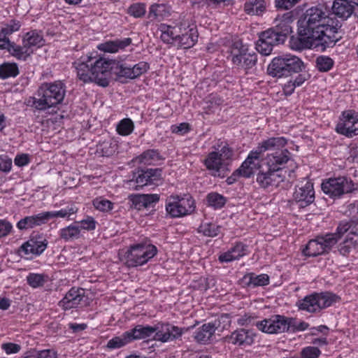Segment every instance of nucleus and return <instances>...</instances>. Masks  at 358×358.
Instances as JSON below:
<instances>
[{"label": "nucleus", "instance_id": "4d7b16f0", "mask_svg": "<svg viewBox=\"0 0 358 358\" xmlns=\"http://www.w3.org/2000/svg\"><path fill=\"white\" fill-rule=\"evenodd\" d=\"M27 281L29 286L38 288L43 286L46 280L45 275L40 273H31L27 277Z\"/></svg>", "mask_w": 358, "mask_h": 358}, {"label": "nucleus", "instance_id": "f03ea898", "mask_svg": "<svg viewBox=\"0 0 358 358\" xmlns=\"http://www.w3.org/2000/svg\"><path fill=\"white\" fill-rule=\"evenodd\" d=\"M77 78L84 83H95L106 87L109 85L114 61L96 53H89L80 57L73 63Z\"/></svg>", "mask_w": 358, "mask_h": 358}, {"label": "nucleus", "instance_id": "69168bd1", "mask_svg": "<svg viewBox=\"0 0 358 358\" xmlns=\"http://www.w3.org/2000/svg\"><path fill=\"white\" fill-rule=\"evenodd\" d=\"M12 169V159L7 155H0V171L8 173Z\"/></svg>", "mask_w": 358, "mask_h": 358}, {"label": "nucleus", "instance_id": "37998d69", "mask_svg": "<svg viewBox=\"0 0 358 358\" xmlns=\"http://www.w3.org/2000/svg\"><path fill=\"white\" fill-rule=\"evenodd\" d=\"M8 52L17 59L25 61L33 53V50L28 49L24 45L20 46L12 43Z\"/></svg>", "mask_w": 358, "mask_h": 358}, {"label": "nucleus", "instance_id": "338daca9", "mask_svg": "<svg viewBox=\"0 0 358 358\" xmlns=\"http://www.w3.org/2000/svg\"><path fill=\"white\" fill-rule=\"evenodd\" d=\"M301 73L298 74L294 78H291L296 87H301L306 81H307L310 76L308 72L300 71Z\"/></svg>", "mask_w": 358, "mask_h": 358}, {"label": "nucleus", "instance_id": "c03bdc74", "mask_svg": "<svg viewBox=\"0 0 358 358\" xmlns=\"http://www.w3.org/2000/svg\"><path fill=\"white\" fill-rule=\"evenodd\" d=\"M147 170L140 173L135 179L127 180L125 185L129 189H138L140 187H143L145 185H150V180H149V176Z\"/></svg>", "mask_w": 358, "mask_h": 358}, {"label": "nucleus", "instance_id": "9b49d317", "mask_svg": "<svg viewBox=\"0 0 358 358\" xmlns=\"http://www.w3.org/2000/svg\"><path fill=\"white\" fill-rule=\"evenodd\" d=\"M290 155V152L287 149L268 154L266 158L268 169L285 176L287 174L291 177L296 166Z\"/></svg>", "mask_w": 358, "mask_h": 358}, {"label": "nucleus", "instance_id": "49530a36", "mask_svg": "<svg viewBox=\"0 0 358 358\" xmlns=\"http://www.w3.org/2000/svg\"><path fill=\"white\" fill-rule=\"evenodd\" d=\"M19 74V69L15 63L5 62L0 65V78L7 79L15 78Z\"/></svg>", "mask_w": 358, "mask_h": 358}, {"label": "nucleus", "instance_id": "1a4fd4ad", "mask_svg": "<svg viewBox=\"0 0 358 358\" xmlns=\"http://www.w3.org/2000/svg\"><path fill=\"white\" fill-rule=\"evenodd\" d=\"M337 301V296L330 292L314 293L297 302L299 310L308 313H317L331 306Z\"/></svg>", "mask_w": 358, "mask_h": 358}, {"label": "nucleus", "instance_id": "ea45409f", "mask_svg": "<svg viewBox=\"0 0 358 358\" xmlns=\"http://www.w3.org/2000/svg\"><path fill=\"white\" fill-rule=\"evenodd\" d=\"M128 331L131 341L138 339H145L154 335V326L137 325L136 327Z\"/></svg>", "mask_w": 358, "mask_h": 358}, {"label": "nucleus", "instance_id": "79ce46f5", "mask_svg": "<svg viewBox=\"0 0 358 358\" xmlns=\"http://www.w3.org/2000/svg\"><path fill=\"white\" fill-rule=\"evenodd\" d=\"M266 9L264 0H249L244 5L245 11L249 15H261Z\"/></svg>", "mask_w": 358, "mask_h": 358}, {"label": "nucleus", "instance_id": "393cba45", "mask_svg": "<svg viewBox=\"0 0 358 358\" xmlns=\"http://www.w3.org/2000/svg\"><path fill=\"white\" fill-rule=\"evenodd\" d=\"M259 158L260 156L257 151L251 150L237 171L239 175L245 178H250L252 176L257 169Z\"/></svg>", "mask_w": 358, "mask_h": 358}, {"label": "nucleus", "instance_id": "39448f33", "mask_svg": "<svg viewBox=\"0 0 358 358\" xmlns=\"http://www.w3.org/2000/svg\"><path fill=\"white\" fill-rule=\"evenodd\" d=\"M304 62L297 56L286 54L274 57L268 65L269 74L281 77L289 73H298L305 69Z\"/></svg>", "mask_w": 358, "mask_h": 358}, {"label": "nucleus", "instance_id": "473e14b6", "mask_svg": "<svg viewBox=\"0 0 358 358\" xmlns=\"http://www.w3.org/2000/svg\"><path fill=\"white\" fill-rule=\"evenodd\" d=\"M129 199L134 208L141 210L157 202L159 196L157 194H131Z\"/></svg>", "mask_w": 358, "mask_h": 358}, {"label": "nucleus", "instance_id": "4be33fe9", "mask_svg": "<svg viewBox=\"0 0 358 358\" xmlns=\"http://www.w3.org/2000/svg\"><path fill=\"white\" fill-rule=\"evenodd\" d=\"M47 245L46 239L42 237H33L22 245L20 251L24 255L38 256L43 252Z\"/></svg>", "mask_w": 358, "mask_h": 358}, {"label": "nucleus", "instance_id": "7c9ffc66", "mask_svg": "<svg viewBox=\"0 0 358 358\" xmlns=\"http://www.w3.org/2000/svg\"><path fill=\"white\" fill-rule=\"evenodd\" d=\"M320 45L315 38H308L304 36H292L289 41V48L295 51H301L305 49H310Z\"/></svg>", "mask_w": 358, "mask_h": 358}, {"label": "nucleus", "instance_id": "09e8293b", "mask_svg": "<svg viewBox=\"0 0 358 358\" xmlns=\"http://www.w3.org/2000/svg\"><path fill=\"white\" fill-rule=\"evenodd\" d=\"M22 24L19 20H10L0 27V36L8 37L9 35L20 30Z\"/></svg>", "mask_w": 358, "mask_h": 358}, {"label": "nucleus", "instance_id": "f3484780", "mask_svg": "<svg viewBox=\"0 0 358 358\" xmlns=\"http://www.w3.org/2000/svg\"><path fill=\"white\" fill-rule=\"evenodd\" d=\"M199 34L196 25L187 22H180L178 48H192L198 41Z\"/></svg>", "mask_w": 358, "mask_h": 358}, {"label": "nucleus", "instance_id": "ddd939ff", "mask_svg": "<svg viewBox=\"0 0 358 358\" xmlns=\"http://www.w3.org/2000/svg\"><path fill=\"white\" fill-rule=\"evenodd\" d=\"M341 236L337 233L327 234L310 240L303 250V254L308 257H316L323 255L329 250L338 241Z\"/></svg>", "mask_w": 358, "mask_h": 358}, {"label": "nucleus", "instance_id": "de8ad7c7", "mask_svg": "<svg viewBox=\"0 0 358 358\" xmlns=\"http://www.w3.org/2000/svg\"><path fill=\"white\" fill-rule=\"evenodd\" d=\"M131 342L129 331H126L119 336H115L108 341L107 348L109 349H117L122 348Z\"/></svg>", "mask_w": 358, "mask_h": 358}, {"label": "nucleus", "instance_id": "2f4dec72", "mask_svg": "<svg viewBox=\"0 0 358 358\" xmlns=\"http://www.w3.org/2000/svg\"><path fill=\"white\" fill-rule=\"evenodd\" d=\"M131 43L130 38L117 39L115 41H107L97 45L96 48L103 52L116 53L119 50L124 49Z\"/></svg>", "mask_w": 358, "mask_h": 358}, {"label": "nucleus", "instance_id": "72a5a7b5", "mask_svg": "<svg viewBox=\"0 0 358 358\" xmlns=\"http://www.w3.org/2000/svg\"><path fill=\"white\" fill-rule=\"evenodd\" d=\"M162 159L156 150H148L134 159V162L142 166L156 165Z\"/></svg>", "mask_w": 358, "mask_h": 358}, {"label": "nucleus", "instance_id": "5701e85b", "mask_svg": "<svg viewBox=\"0 0 358 358\" xmlns=\"http://www.w3.org/2000/svg\"><path fill=\"white\" fill-rule=\"evenodd\" d=\"M354 0H334L332 5V11L337 17L346 20L352 13L358 17V13L353 4Z\"/></svg>", "mask_w": 358, "mask_h": 358}, {"label": "nucleus", "instance_id": "3c124183", "mask_svg": "<svg viewBox=\"0 0 358 358\" xmlns=\"http://www.w3.org/2000/svg\"><path fill=\"white\" fill-rule=\"evenodd\" d=\"M349 231V234L358 235V221H343L337 227V233L339 236H343L345 232Z\"/></svg>", "mask_w": 358, "mask_h": 358}, {"label": "nucleus", "instance_id": "f257e3e1", "mask_svg": "<svg viewBox=\"0 0 358 358\" xmlns=\"http://www.w3.org/2000/svg\"><path fill=\"white\" fill-rule=\"evenodd\" d=\"M300 36L315 38L322 46H330L338 41L336 34L340 22L326 11L324 5L318 4L308 8L297 22Z\"/></svg>", "mask_w": 358, "mask_h": 358}, {"label": "nucleus", "instance_id": "8fccbe9b", "mask_svg": "<svg viewBox=\"0 0 358 358\" xmlns=\"http://www.w3.org/2000/svg\"><path fill=\"white\" fill-rule=\"evenodd\" d=\"M92 205L94 208L102 213H108L114 208V203L103 196H98L93 199Z\"/></svg>", "mask_w": 358, "mask_h": 358}, {"label": "nucleus", "instance_id": "cd10ccee", "mask_svg": "<svg viewBox=\"0 0 358 358\" xmlns=\"http://www.w3.org/2000/svg\"><path fill=\"white\" fill-rule=\"evenodd\" d=\"M287 143V140L283 136L271 137L262 141L254 149L261 157L262 154L268 150H275L283 148Z\"/></svg>", "mask_w": 358, "mask_h": 358}, {"label": "nucleus", "instance_id": "a211bd4d", "mask_svg": "<svg viewBox=\"0 0 358 358\" xmlns=\"http://www.w3.org/2000/svg\"><path fill=\"white\" fill-rule=\"evenodd\" d=\"M294 199L301 208L312 203L315 200V191L313 182L306 180L298 185L294 193Z\"/></svg>", "mask_w": 358, "mask_h": 358}, {"label": "nucleus", "instance_id": "c9c22d12", "mask_svg": "<svg viewBox=\"0 0 358 358\" xmlns=\"http://www.w3.org/2000/svg\"><path fill=\"white\" fill-rule=\"evenodd\" d=\"M150 68L148 63L140 62L133 66L122 65L121 73L127 78L134 79L145 73Z\"/></svg>", "mask_w": 358, "mask_h": 358}, {"label": "nucleus", "instance_id": "b1692460", "mask_svg": "<svg viewBox=\"0 0 358 358\" xmlns=\"http://www.w3.org/2000/svg\"><path fill=\"white\" fill-rule=\"evenodd\" d=\"M285 178V174H281L275 171L268 169L267 171H261L258 173L257 182L261 187L266 188L270 186H278Z\"/></svg>", "mask_w": 358, "mask_h": 358}, {"label": "nucleus", "instance_id": "e433bc0d", "mask_svg": "<svg viewBox=\"0 0 358 358\" xmlns=\"http://www.w3.org/2000/svg\"><path fill=\"white\" fill-rule=\"evenodd\" d=\"M44 42L41 33L36 30L27 32L22 39V44L28 49L33 50V51L43 46Z\"/></svg>", "mask_w": 358, "mask_h": 358}, {"label": "nucleus", "instance_id": "7ed1b4c3", "mask_svg": "<svg viewBox=\"0 0 358 358\" xmlns=\"http://www.w3.org/2000/svg\"><path fill=\"white\" fill-rule=\"evenodd\" d=\"M66 87L62 81L45 83L38 90V98L33 97L29 102L37 110H45L60 103L65 96Z\"/></svg>", "mask_w": 358, "mask_h": 358}, {"label": "nucleus", "instance_id": "c756f323", "mask_svg": "<svg viewBox=\"0 0 358 358\" xmlns=\"http://www.w3.org/2000/svg\"><path fill=\"white\" fill-rule=\"evenodd\" d=\"M48 222V219L46 212H42L38 214L27 216L21 219L17 223L16 226L20 230H25L41 226Z\"/></svg>", "mask_w": 358, "mask_h": 358}, {"label": "nucleus", "instance_id": "bb28decb", "mask_svg": "<svg viewBox=\"0 0 358 358\" xmlns=\"http://www.w3.org/2000/svg\"><path fill=\"white\" fill-rule=\"evenodd\" d=\"M217 327L216 322H208L195 330L193 334L194 341L200 344L209 343Z\"/></svg>", "mask_w": 358, "mask_h": 358}, {"label": "nucleus", "instance_id": "13d9d810", "mask_svg": "<svg viewBox=\"0 0 358 358\" xmlns=\"http://www.w3.org/2000/svg\"><path fill=\"white\" fill-rule=\"evenodd\" d=\"M146 13V5L144 3H134L127 10V13L136 18L143 17Z\"/></svg>", "mask_w": 358, "mask_h": 358}, {"label": "nucleus", "instance_id": "20e7f679", "mask_svg": "<svg viewBox=\"0 0 358 358\" xmlns=\"http://www.w3.org/2000/svg\"><path fill=\"white\" fill-rule=\"evenodd\" d=\"M289 317L282 315H273L261 321H255V317L249 314H245L238 319L241 326L255 325L258 330L268 334H280L289 332L290 324Z\"/></svg>", "mask_w": 358, "mask_h": 358}, {"label": "nucleus", "instance_id": "f704fd0d", "mask_svg": "<svg viewBox=\"0 0 358 358\" xmlns=\"http://www.w3.org/2000/svg\"><path fill=\"white\" fill-rule=\"evenodd\" d=\"M241 282L244 286L248 287L265 286L269 284V276L265 273L256 275L254 273H249L243 277Z\"/></svg>", "mask_w": 358, "mask_h": 358}, {"label": "nucleus", "instance_id": "e2e57ef3", "mask_svg": "<svg viewBox=\"0 0 358 358\" xmlns=\"http://www.w3.org/2000/svg\"><path fill=\"white\" fill-rule=\"evenodd\" d=\"M149 176V180H150V185H158L162 181V171L160 169H150L147 170Z\"/></svg>", "mask_w": 358, "mask_h": 358}, {"label": "nucleus", "instance_id": "6ab92c4d", "mask_svg": "<svg viewBox=\"0 0 358 358\" xmlns=\"http://www.w3.org/2000/svg\"><path fill=\"white\" fill-rule=\"evenodd\" d=\"M257 334L252 330L238 329L226 337V341L235 345L248 347L255 343Z\"/></svg>", "mask_w": 358, "mask_h": 358}, {"label": "nucleus", "instance_id": "bf43d9fd", "mask_svg": "<svg viewBox=\"0 0 358 358\" xmlns=\"http://www.w3.org/2000/svg\"><path fill=\"white\" fill-rule=\"evenodd\" d=\"M76 222L79 225L80 234H82V230L92 231L95 229L96 224V220L90 216L87 217L81 221Z\"/></svg>", "mask_w": 358, "mask_h": 358}, {"label": "nucleus", "instance_id": "680f3d73", "mask_svg": "<svg viewBox=\"0 0 358 358\" xmlns=\"http://www.w3.org/2000/svg\"><path fill=\"white\" fill-rule=\"evenodd\" d=\"M321 355L320 350L314 346L303 348L301 352V358H318Z\"/></svg>", "mask_w": 358, "mask_h": 358}, {"label": "nucleus", "instance_id": "423d86ee", "mask_svg": "<svg viewBox=\"0 0 358 358\" xmlns=\"http://www.w3.org/2000/svg\"><path fill=\"white\" fill-rule=\"evenodd\" d=\"M232 155L233 151L229 145L225 143H221L215 151L208 155L204 160V164L213 176H220L221 171L227 169L231 162Z\"/></svg>", "mask_w": 358, "mask_h": 358}, {"label": "nucleus", "instance_id": "9d476101", "mask_svg": "<svg viewBox=\"0 0 358 358\" xmlns=\"http://www.w3.org/2000/svg\"><path fill=\"white\" fill-rule=\"evenodd\" d=\"M166 213L171 217H181L192 213L195 209L194 201L190 196L171 195L166 201Z\"/></svg>", "mask_w": 358, "mask_h": 358}, {"label": "nucleus", "instance_id": "a19ab883", "mask_svg": "<svg viewBox=\"0 0 358 358\" xmlns=\"http://www.w3.org/2000/svg\"><path fill=\"white\" fill-rule=\"evenodd\" d=\"M220 226L217 224L215 222L203 220L198 228V232L207 237H215L220 232Z\"/></svg>", "mask_w": 358, "mask_h": 358}, {"label": "nucleus", "instance_id": "dca6fc26", "mask_svg": "<svg viewBox=\"0 0 358 358\" xmlns=\"http://www.w3.org/2000/svg\"><path fill=\"white\" fill-rule=\"evenodd\" d=\"M284 43L280 41L278 34L273 29H269L259 34L256 43V50L262 55L268 56L271 55L275 45Z\"/></svg>", "mask_w": 358, "mask_h": 358}, {"label": "nucleus", "instance_id": "6e6552de", "mask_svg": "<svg viewBox=\"0 0 358 358\" xmlns=\"http://www.w3.org/2000/svg\"><path fill=\"white\" fill-rule=\"evenodd\" d=\"M229 52L232 63L238 68L243 69L246 72L255 66L257 56L253 52H249L247 45L239 40L229 42Z\"/></svg>", "mask_w": 358, "mask_h": 358}, {"label": "nucleus", "instance_id": "603ef678", "mask_svg": "<svg viewBox=\"0 0 358 358\" xmlns=\"http://www.w3.org/2000/svg\"><path fill=\"white\" fill-rule=\"evenodd\" d=\"M134 124L130 118H124L120 120L116 127L117 132L121 136H128L133 132Z\"/></svg>", "mask_w": 358, "mask_h": 358}, {"label": "nucleus", "instance_id": "a878e982", "mask_svg": "<svg viewBox=\"0 0 358 358\" xmlns=\"http://www.w3.org/2000/svg\"><path fill=\"white\" fill-rule=\"evenodd\" d=\"M84 297L83 289L73 287L59 301V306L64 310H69L78 307Z\"/></svg>", "mask_w": 358, "mask_h": 358}, {"label": "nucleus", "instance_id": "5fc2aeb1", "mask_svg": "<svg viewBox=\"0 0 358 358\" xmlns=\"http://www.w3.org/2000/svg\"><path fill=\"white\" fill-rule=\"evenodd\" d=\"M347 234L345 240L341 243L338 246V250L342 255H347L355 245L357 241H354L353 238L350 236L352 234H349V231L345 232L343 235Z\"/></svg>", "mask_w": 358, "mask_h": 358}, {"label": "nucleus", "instance_id": "c85d7f7f", "mask_svg": "<svg viewBox=\"0 0 358 358\" xmlns=\"http://www.w3.org/2000/svg\"><path fill=\"white\" fill-rule=\"evenodd\" d=\"M248 254V246L243 243H236L227 252H222L219 256L220 262H230L239 259Z\"/></svg>", "mask_w": 358, "mask_h": 358}, {"label": "nucleus", "instance_id": "052dcab7", "mask_svg": "<svg viewBox=\"0 0 358 358\" xmlns=\"http://www.w3.org/2000/svg\"><path fill=\"white\" fill-rule=\"evenodd\" d=\"M289 320H291L289 327V331H303L306 330L309 327V324L307 322L303 321L298 322L296 318L289 317Z\"/></svg>", "mask_w": 358, "mask_h": 358}, {"label": "nucleus", "instance_id": "0e129e2a", "mask_svg": "<svg viewBox=\"0 0 358 358\" xmlns=\"http://www.w3.org/2000/svg\"><path fill=\"white\" fill-rule=\"evenodd\" d=\"M301 0H274L275 8L282 10H289L293 8Z\"/></svg>", "mask_w": 358, "mask_h": 358}, {"label": "nucleus", "instance_id": "2eb2a0df", "mask_svg": "<svg viewBox=\"0 0 358 358\" xmlns=\"http://www.w3.org/2000/svg\"><path fill=\"white\" fill-rule=\"evenodd\" d=\"M183 333V329L170 323H157L154 326V339L162 343L178 339Z\"/></svg>", "mask_w": 358, "mask_h": 358}, {"label": "nucleus", "instance_id": "aec40b11", "mask_svg": "<svg viewBox=\"0 0 358 358\" xmlns=\"http://www.w3.org/2000/svg\"><path fill=\"white\" fill-rule=\"evenodd\" d=\"M294 15L292 12H287L275 18V26L273 29L275 34L280 38V41L285 42L287 35L292 32V24Z\"/></svg>", "mask_w": 358, "mask_h": 358}, {"label": "nucleus", "instance_id": "774afa93", "mask_svg": "<svg viewBox=\"0 0 358 358\" xmlns=\"http://www.w3.org/2000/svg\"><path fill=\"white\" fill-rule=\"evenodd\" d=\"M171 130L172 133L183 135L189 131L190 127L188 123L182 122L179 124L172 125Z\"/></svg>", "mask_w": 358, "mask_h": 358}, {"label": "nucleus", "instance_id": "6e6d98bb", "mask_svg": "<svg viewBox=\"0 0 358 358\" xmlns=\"http://www.w3.org/2000/svg\"><path fill=\"white\" fill-rule=\"evenodd\" d=\"M334 60L328 56H319L316 59V67L321 72H327L334 66Z\"/></svg>", "mask_w": 358, "mask_h": 358}, {"label": "nucleus", "instance_id": "a18cd8bd", "mask_svg": "<svg viewBox=\"0 0 358 358\" xmlns=\"http://www.w3.org/2000/svg\"><path fill=\"white\" fill-rule=\"evenodd\" d=\"M78 208L75 205L72 204L59 210L46 211V213L48 221L54 217L68 218L69 220H70V217L72 215L76 214L78 212Z\"/></svg>", "mask_w": 358, "mask_h": 358}, {"label": "nucleus", "instance_id": "0eeeda50", "mask_svg": "<svg viewBox=\"0 0 358 358\" xmlns=\"http://www.w3.org/2000/svg\"><path fill=\"white\" fill-rule=\"evenodd\" d=\"M157 254V247L151 243L147 242L135 243L130 245L126 252V262L130 267L143 266Z\"/></svg>", "mask_w": 358, "mask_h": 358}, {"label": "nucleus", "instance_id": "4c0bfd02", "mask_svg": "<svg viewBox=\"0 0 358 358\" xmlns=\"http://www.w3.org/2000/svg\"><path fill=\"white\" fill-rule=\"evenodd\" d=\"M59 237L65 241L69 242L80 238L82 236L79 225L76 222L59 230Z\"/></svg>", "mask_w": 358, "mask_h": 358}, {"label": "nucleus", "instance_id": "58836bf2", "mask_svg": "<svg viewBox=\"0 0 358 358\" xmlns=\"http://www.w3.org/2000/svg\"><path fill=\"white\" fill-rule=\"evenodd\" d=\"M170 15L169 8L166 4L154 3L149 8L148 17L161 21Z\"/></svg>", "mask_w": 358, "mask_h": 358}, {"label": "nucleus", "instance_id": "412c9836", "mask_svg": "<svg viewBox=\"0 0 358 358\" xmlns=\"http://www.w3.org/2000/svg\"><path fill=\"white\" fill-rule=\"evenodd\" d=\"M180 23L176 25H170L162 23L159 25L158 30L160 32V39L167 45L177 46L180 34Z\"/></svg>", "mask_w": 358, "mask_h": 358}, {"label": "nucleus", "instance_id": "864d4df0", "mask_svg": "<svg viewBox=\"0 0 358 358\" xmlns=\"http://www.w3.org/2000/svg\"><path fill=\"white\" fill-rule=\"evenodd\" d=\"M206 199L208 205L215 209L222 208L226 203V199L222 195L216 192L209 193Z\"/></svg>", "mask_w": 358, "mask_h": 358}, {"label": "nucleus", "instance_id": "f8f14e48", "mask_svg": "<svg viewBox=\"0 0 358 358\" xmlns=\"http://www.w3.org/2000/svg\"><path fill=\"white\" fill-rule=\"evenodd\" d=\"M357 187V184L346 177L329 178L322 183V189L324 193L332 198L340 197L343 194L350 193Z\"/></svg>", "mask_w": 358, "mask_h": 358}, {"label": "nucleus", "instance_id": "4468645a", "mask_svg": "<svg viewBox=\"0 0 358 358\" xmlns=\"http://www.w3.org/2000/svg\"><path fill=\"white\" fill-rule=\"evenodd\" d=\"M337 133L347 137L358 134V113L349 110L343 111L336 127Z\"/></svg>", "mask_w": 358, "mask_h": 358}]
</instances>
